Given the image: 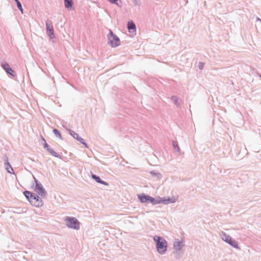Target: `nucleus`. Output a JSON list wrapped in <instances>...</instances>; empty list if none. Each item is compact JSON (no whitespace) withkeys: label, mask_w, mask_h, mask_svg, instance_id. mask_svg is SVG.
I'll return each instance as SVG.
<instances>
[{"label":"nucleus","mask_w":261,"mask_h":261,"mask_svg":"<svg viewBox=\"0 0 261 261\" xmlns=\"http://www.w3.org/2000/svg\"><path fill=\"white\" fill-rule=\"evenodd\" d=\"M154 241L156 243V246L157 251L160 254H164L167 250V242L163 238L159 237L154 236L153 238Z\"/></svg>","instance_id":"f257e3e1"},{"label":"nucleus","mask_w":261,"mask_h":261,"mask_svg":"<svg viewBox=\"0 0 261 261\" xmlns=\"http://www.w3.org/2000/svg\"><path fill=\"white\" fill-rule=\"evenodd\" d=\"M24 195L34 206L39 207L42 205V201L38 196L34 195L29 191H25Z\"/></svg>","instance_id":"f03ea898"},{"label":"nucleus","mask_w":261,"mask_h":261,"mask_svg":"<svg viewBox=\"0 0 261 261\" xmlns=\"http://www.w3.org/2000/svg\"><path fill=\"white\" fill-rule=\"evenodd\" d=\"M147 199V202H150L152 204H156L161 203H163L164 204L174 203L177 200V198L174 197H173L172 198H168L167 199L160 198L159 199L156 200L153 197L149 196H148Z\"/></svg>","instance_id":"7ed1b4c3"},{"label":"nucleus","mask_w":261,"mask_h":261,"mask_svg":"<svg viewBox=\"0 0 261 261\" xmlns=\"http://www.w3.org/2000/svg\"><path fill=\"white\" fill-rule=\"evenodd\" d=\"M109 43L112 47H116L120 45L119 38L114 34L111 30H110L109 34L108 35Z\"/></svg>","instance_id":"20e7f679"},{"label":"nucleus","mask_w":261,"mask_h":261,"mask_svg":"<svg viewBox=\"0 0 261 261\" xmlns=\"http://www.w3.org/2000/svg\"><path fill=\"white\" fill-rule=\"evenodd\" d=\"M67 225L68 227L75 229H79L80 228V223L75 218L67 217L65 219Z\"/></svg>","instance_id":"39448f33"},{"label":"nucleus","mask_w":261,"mask_h":261,"mask_svg":"<svg viewBox=\"0 0 261 261\" xmlns=\"http://www.w3.org/2000/svg\"><path fill=\"white\" fill-rule=\"evenodd\" d=\"M46 32L48 36L50 39L53 38L54 37V29L51 22L49 20L47 21L46 22Z\"/></svg>","instance_id":"423d86ee"},{"label":"nucleus","mask_w":261,"mask_h":261,"mask_svg":"<svg viewBox=\"0 0 261 261\" xmlns=\"http://www.w3.org/2000/svg\"><path fill=\"white\" fill-rule=\"evenodd\" d=\"M222 239L224 241L229 243L231 246H233L235 248H238V244L237 242L232 239V238L229 236H227L226 234H224Z\"/></svg>","instance_id":"0eeeda50"},{"label":"nucleus","mask_w":261,"mask_h":261,"mask_svg":"<svg viewBox=\"0 0 261 261\" xmlns=\"http://www.w3.org/2000/svg\"><path fill=\"white\" fill-rule=\"evenodd\" d=\"M2 67L6 71V72L7 73L13 76H15V75H14L13 74L14 71L11 69V68H10L9 65L8 63H3L2 64Z\"/></svg>","instance_id":"6e6552de"},{"label":"nucleus","mask_w":261,"mask_h":261,"mask_svg":"<svg viewBox=\"0 0 261 261\" xmlns=\"http://www.w3.org/2000/svg\"><path fill=\"white\" fill-rule=\"evenodd\" d=\"M70 134L76 140L80 141L81 143L83 144L86 147H88L87 144L84 142V140L80 137L77 133L72 131L70 133Z\"/></svg>","instance_id":"1a4fd4ad"},{"label":"nucleus","mask_w":261,"mask_h":261,"mask_svg":"<svg viewBox=\"0 0 261 261\" xmlns=\"http://www.w3.org/2000/svg\"><path fill=\"white\" fill-rule=\"evenodd\" d=\"M184 246V241L181 240L180 241H176L174 242L173 246L176 250H180Z\"/></svg>","instance_id":"9d476101"},{"label":"nucleus","mask_w":261,"mask_h":261,"mask_svg":"<svg viewBox=\"0 0 261 261\" xmlns=\"http://www.w3.org/2000/svg\"><path fill=\"white\" fill-rule=\"evenodd\" d=\"M92 177L98 183H100L106 186H108V184L104 181L101 180L99 176H97L94 174H92Z\"/></svg>","instance_id":"9b49d317"},{"label":"nucleus","mask_w":261,"mask_h":261,"mask_svg":"<svg viewBox=\"0 0 261 261\" xmlns=\"http://www.w3.org/2000/svg\"><path fill=\"white\" fill-rule=\"evenodd\" d=\"M127 28L130 32H135L136 31V27L133 22L128 23Z\"/></svg>","instance_id":"f8f14e48"},{"label":"nucleus","mask_w":261,"mask_h":261,"mask_svg":"<svg viewBox=\"0 0 261 261\" xmlns=\"http://www.w3.org/2000/svg\"><path fill=\"white\" fill-rule=\"evenodd\" d=\"M64 5L66 8H71L73 5L72 0H64Z\"/></svg>","instance_id":"ddd939ff"},{"label":"nucleus","mask_w":261,"mask_h":261,"mask_svg":"<svg viewBox=\"0 0 261 261\" xmlns=\"http://www.w3.org/2000/svg\"><path fill=\"white\" fill-rule=\"evenodd\" d=\"M35 191L39 194H42L44 193V190L42 188V187L41 185H39L38 184H36V187H35Z\"/></svg>","instance_id":"4468645a"},{"label":"nucleus","mask_w":261,"mask_h":261,"mask_svg":"<svg viewBox=\"0 0 261 261\" xmlns=\"http://www.w3.org/2000/svg\"><path fill=\"white\" fill-rule=\"evenodd\" d=\"M148 196L145 195H138V198L140 199V201L142 203L147 202V198Z\"/></svg>","instance_id":"2eb2a0df"},{"label":"nucleus","mask_w":261,"mask_h":261,"mask_svg":"<svg viewBox=\"0 0 261 261\" xmlns=\"http://www.w3.org/2000/svg\"><path fill=\"white\" fill-rule=\"evenodd\" d=\"M6 169L8 171V172L10 173H12L13 172V168L11 167V166L8 163H7L6 164Z\"/></svg>","instance_id":"dca6fc26"},{"label":"nucleus","mask_w":261,"mask_h":261,"mask_svg":"<svg viewBox=\"0 0 261 261\" xmlns=\"http://www.w3.org/2000/svg\"><path fill=\"white\" fill-rule=\"evenodd\" d=\"M171 100L174 102L175 104H176V105H179V100H178V97H177L176 96H173L171 97Z\"/></svg>","instance_id":"f3484780"},{"label":"nucleus","mask_w":261,"mask_h":261,"mask_svg":"<svg viewBox=\"0 0 261 261\" xmlns=\"http://www.w3.org/2000/svg\"><path fill=\"white\" fill-rule=\"evenodd\" d=\"M47 150L54 156H58V154L55 152L54 150H53L52 149L49 148L47 149Z\"/></svg>","instance_id":"a211bd4d"},{"label":"nucleus","mask_w":261,"mask_h":261,"mask_svg":"<svg viewBox=\"0 0 261 261\" xmlns=\"http://www.w3.org/2000/svg\"><path fill=\"white\" fill-rule=\"evenodd\" d=\"M18 8L20 10L22 14H23V9L22 8L21 5L19 1L16 2Z\"/></svg>","instance_id":"6ab92c4d"},{"label":"nucleus","mask_w":261,"mask_h":261,"mask_svg":"<svg viewBox=\"0 0 261 261\" xmlns=\"http://www.w3.org/2000/svg\"><path fill=\"white\" fill-rule=\"evenodd\" d=\"M53 132L55 133V134L57 135L59 138L61 137V135L60 133L59 132V131L57 129H54Z\"/></svg>","instance_id":"aec40b11"},{"label":"nucleus","mask_w":261,"mask_h":261,"mask_svg":"<svg viewBox=\"0 0 261 261\" xmlns=\"http://www.w3.org/2000/svg\"><path fill=\"white\" fill-rule=\"evenodd\" d=\"M43 141H44V148H46V149H47L48 148H49V146H48V145H47V144L46 143V141H45V139H44V138H43Z\"/></svg>","instance_id":"412c9836"},{"label":"nucleus","mask_w":261,"mask_h":261,"mask_svg":"<svg viewBox=\"0 0 261 261\" xmlns=\"http://www.w3.org/2000/svg\"><path fill=\"white\" fill-rule=\"evenodd\" d=\"M118 0H109V1L111 3H116Z\"/></svg>","instance_id":"4be33fe9"},{"label":"nucleus","mask_w":261,"mask_h":261,"mask_svg":"<svg viewBox=\"0 0 261 261\" xmlns=\"http://www.w3.org/2000/svg\"><path fill=\"white\" fill-rule=\"evenodd\" d=\"M204 64L203 63H200V65L199 66L200 69H202L203 67Z\"/></svg>","instance_id":"5701e85b"},{"label":"nucleus","mask_w":261,"mask_h":261,"mask_svg":"<svg viewBox=\"0 0 261 261\" xmlns=\"http://www.w3.org/2000/svg\"><path fill=\"white\" fill-rule=\"evenodd\" d=\"M133 1L134 3H135L136 4H137L139 1V0H133Z\"/></svg>","instance_id":"b1692460"},{"label":"nucleus","mask_w":261,"mask_h":261,"mask_svg":"<svg viewBox=\"0 0 261 261\" xmlns=\"http://www.w3.org/2000/svg\"><path fill=\"white\" fill-rule=\"evenodd\" d=\"M173 146H174V147H175L176 146H177V144H176V142L173 143Z\"/></svg>","instance_id":"393cba45"}]
</instances>
